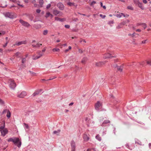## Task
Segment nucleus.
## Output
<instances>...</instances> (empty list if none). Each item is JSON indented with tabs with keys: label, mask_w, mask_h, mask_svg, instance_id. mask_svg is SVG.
Masks as SVG:
<instances>
[{
	"label": "nucleus",
	"mask_w": 151,
	"mask_h": 151,
	"mask_svg": "<svg viewBox=\"0 0 151 151\" xmlns=\"http://www.w3.org/2000/svg\"><path fill=\"white\" fill-rule=\"evenodd\" d=\"M4 15L6 17L11 19H13L16 17V15L12 12H8L4 14Z\"/></svg>",
	"instance_id": "1"
},
{
	"label": "nucleus",
	"mask_w": 151,
	"mask_h": 151,
	"mask_svg": "<svg viewBox=\"0 0 151 151\" xmlns=\"http://www.w3.org/2000/svg\"><path fill=\"white\" fill-rule=\"evenodd\" d=\"M37 53L38 55V56H36L35 55H32V59L33 60H36L42 57L43 54L41 53V51H38L37 52Z\"/></svg>",
	"instance_id": "2"
},
{
	"label": "nucleus",
	"mask_w": 151,
	"mask_h": 151,
	"mask_svg": "<svg viewBox=\"0 0 151 151\" xmlns=\"http://www.w3.org/2000/svg\"><path fill=\"white\" fill-rule=\"evenodd\" d=\"M13 143L17 145L18 147H20L21 145V142L18 138L15 137L14 139Z\"/></svg>",
	"instance_id": "3"
},
{
	"label": "nucleus",
	"mask_w": 151,
	"mask_h": 151,
	"mask_svg": "<svg viewBox=\"0 0 151 151\" xmlns=\"http://www.w3.org/2000/svg\"><path fill=\"white\" fill-rule=\"evenodd\" d=\"M9 87L12 89H14L16 86V84L14 82V80L12 79H10L9 80Z\"/></svg>",
	"instance_id": "4"
},
{
	"label": "nucleus",
	"mask_w": 151,
	"mask_h": 151,
	"mask_svg": "<svg viewBox=\"0 0 151 151\" xmlns=\"http://www.w3.org/2000/svg\"><path fill=\"white\" fill-rule=\"evenodd\" d=\"M102 103L100 101H98L95 104V109L96 110H99L100 108L102 107Z\"/></svg>",
	"instance_id": "5"
},
{
	"label": "nucleus",
	"mask_w": 151,
	"mask_h": 151,
	"mask_svg": "<svg viewBox=\"0 0 151 151\" xmlns=\"http://www.w3.org/2000/svg\"><path fill=\"white\" fill-rule=\"evenodd\" d=\"M19 21L22 25L24 26L28 27L30 26V24L27 22L24 21L22 19H20Z\"/></svg>",
	"instance_id": "6"
},
{
	"label": "nucleus",
	"mask_w": 151,
	"mask_h": 151,
	"mask_svg": "<svg viewBox=\"0 0 151 151\" xmlns=\"http://www.w3.org/2000/svg\"><path fill=\"white\" fill-rule=\"evenodd\" d=\"M27 95L26 92L25 91H23L21 93H18L17 96L20 98H23Z\"/></svg>",
	"instance_id": "7"
},
{
	"label": "nucleus",
	"mask_w": 151,
	"mask_h": 151,
	"mask_svg": "<svg viewBox=\"0 0 151 151\" xmlns=\"http://www.w3.org/2000/svg\"><path fill=\"white\" fill-rule=\"evenodd\" d=\"M53 14L55 16H57L58 14H59V16H61L62 15V13L61 12H60L59 11L56 10L54 9L53 10Z\"/></svg>",
	"instance_id": "8"
},
{
	"label": "nucleus",
	"mask_w": 151,
	"mask_h": 151,
	"mask_svg": "<svg viewBox=\"0 0 151 151\" xmlns=\"http://www.w3.org/2000/svg\"><path fill=\"white\" fill-rule=\"evenodd\" d=\"M57 6L60 10H63L64 9V5L61 3H59L57 4Z\"/></svg>",
	"instance_id": "9"
},
{
	"label": "nucleus",
	"mask_w": 151,
	"mask_h": 151,
	"mask_svg": "<svg viewBox=\"0 0 151 151\" xmlns=\"http://www.w3.org/2000/svg\"><path fill=\"white\" fill-rule=\"evenodd\" d=\"M3 136H4L5 135L7 134L8 133V130L7 129L4 128L3 129H2L0 130Z\"/></svg>",
	"instance_id": "10"
},
{
	"label": "nucleus",
	"mask_w": 151,
	"mask_h": 151,
	"mask_svg": "<svg viewBox=\"0 0 151 151\" xmlns=\"http://www.w3.org/2000/svg\"><path fill=\"white\" fill-rule=\"evenodd\" d=\"M71 151H75V143L74 141H72L71 142Z\"/></svg>",
	"instance_id": "11"
},
{
	"label": "nucleus",
	"mask_w": 151,
	"mask_h": 151,
	"mask_svg": "<svg viewBox=\"0 0 151 151\" xmlns=\"http://www.w3.org/2000/svg\"><path fill=\"white\" fill-rule=\"evenodd\" d=\"M105 62H98L96 63V65L97 67L101 66L102 65L105 64Z\"/></svg>",
	"instance_id": "12"
},
{
	"label": "nucleus",
	"mask_w": 151,
	"mask_h": 151,
	"mask_svg": "<svg viewBox=\"0 0 151 151\" xmlns=\"http://www.w3.org/2000/svg\"><path fill=\"white\" fill-rule=\"evenodd\" d=\"M114 56H111V55L109 53H107L105 54L104 55L103 58L105 59H106L107 58H111L112 57H114Z\"/></svg>",
	"instance_id": "13"
},
{
	"label": "nucleus",
	"mask_w": 151,
	"mask_h": 151,
	"mask_svg": "<svg viewBox=\"0 0 151 151\" xmlns=\"http://www.w3.org/2000/svg\"><path fill=\"white\" fill-rule=\"evenodd\" d=\"M83 138L84 141H87L89 139V136L86 134H84L83 135Z\"/></svg>",
	"instance_id": "14"
},
{
	"label": "nucleus",
	"mask_w": 151,
	"mask_h": 151,
	"mask_svg": "<svg viewBox=\"0 0 151 151\" xmlns=\"http://www.w3.org/2000/svg\"><path fill=\"white\" fill-rule=\"evenodd\" d=\"M122 16H123L124 17H127L129 16V15L128 14H126V16H125L124 14L123 13H121V14H117V17H118V18L121 17Z\"/></svg>",
	"instance_id": "15"
},
{
	"label": "nucleus",
	"mask_w": 151,
	"mask_h": 151,
	"mask_svg": "<svg viewBox=\"0 0 151 151\" xmlns=\"http://www.w3.org/2000/svg\"><path fill=\"white\" fill-rule=\"evenodd\" d=\"M26 43V41H23L16 43V45L17 46H19L22 44H25Z\"/></svg>",
	"instance_id": "16"
},
{
	"label": "nucleus",
	"mask_w": 151,
	"mask_h": 151,
	"mask_svg": "<svg viewBox=\"0 0 151 151\" xmlns=\"http://www.w3.org/2000/svg\"><path fill=\"white\" fill-rule=\"evenodd\" d=\"M26 58H22V65L24 67H25L26 66L25 65H24V64L26 62Z\"/></svg>",
	"instance_id": "17"
},
{
	"label": "nucleus",
	"mask_w": 151,
	"mask_h": 151,
	"mask_svg": "<svg viewBox=\"0 0 151 151\" xmlns=\"http://www.w3.org/2000/svg\"><path fill=\"white\" fill-rule=\"evenodd\" d=\"M115 68H116L117 70L118 71H120V72H122V68L121 67L119 66H118L117 65H116L114 66Z\"/></svg>",
	"instance_id": "18"
},
{
	"label": "nucleus",
	"mask_w": 151,
	"mask_h": 151,
	"mask_svg": "<svg viewBox=\"0 0 151 151\" xmlns=\"http://www.w3.org/2000/svg\"><path fill=\"white\" fill-rule=\"evenodd\" d=\"M138 6L142 9H144V8L142 6V3H140L139 2H138Z\"/></svg>",
	"instance_id": "19"
},
{
	"label": "nucleus",
	"mask_w": 151,
	"mask_h": 151,
	"mask_svg": "<svg viewBox=\"0 0 151 151\" xmlns=\"http://www.w3.org/2000/svg\"><path fill=\"white\" fill-rule=\"evenodd\" d=\"M11 112H10L9 109H5L3 110L2 113H11Z\"/></svg>",
	"instance_id": "20"
},
{
	"label": "nucleus",
	"mask_w": 151,
	"mask_h": 151,
	"mask_svg": "<svg viewBox=\"0 0 151 151\" xmlns=\"http://www.w3.org/2000/svg\"><path fill=\"white\" fill-rule=\"evenodd\" d=\"M39 93H40L37 90L35 92L32 94V95L34 97L36 96V95H38Z\"/></svg>",
	"instance_id": "21"
},
{
	"label": "nucleus",
	"mask_w": 151,
	"mask_h": 151,
	"mask_svg": "<svg viewBox=\"0 0 151 151\" xmlns=\"http://www.w3.org/2000/svg\"><path fill=\"white\" fill-rule=\"evenodd\" d=\"M55 20L58 21H60L61 22L63 21V19H61L60 18H59L57 17H55Z\"/></svg>",
	"instance_id": "22"
},
{
	"label": "nucleus",
	"mask_w": 151,
	"mask_h": 151,
	"mask_svg": "<svg viewBox=\"0 0 151 151\" xmlns=\"http://www.w3.org/2000/svg\"><path fill=\"white\" fill-rule=\"evenodd\" d=\"M87 60V58H84L82 60L81 62L83 64L85 63L86 61Z\"/></svg>",
	"instance_id": "23"
},
{
	"label": "nucleus",
	"mask_w": 151,
	"mask_h": 151,
	"mask_svg": "<svg viewBox=\"0 0 151 151\" xmlns=\"http://www.w3.org/2000/svg\"><path fill=\"white\" fill-rule=\"evenodd\" d=\"M50 13L49 12H47L45 14V17L46 18H48L49 17H50Z\"/></svg>",
	"instance_id": "24"
},
{
	"label": "nucleus",
	"mask_w": 151,
	"mask_h": 151,
	"mask_svg": "<svg viewBox=\"0 0 151 151\" xmlns=\"http://www.w3.org/2000/svg\"><path fill=\"white\" fill-rule=\"evenodd\" d=\"M5 127V123H4L1 124V126L0 127V130H1L2 129H4Z\"/></svg>",
	"instance_id": "25"
},
{
	"label": "nucleus",
	"mask_w": 151,
	"mask_h": 151,
	"mask_svg": "<svg viewBox=\"0 0 151 151\" xmlns=\"http://www.w3.org/2000/svg\"><path fill=\"white\" fill-rule=\"evenodd\" d=\"M21 54V53L19 52H17L15 54V55L18 58H20L21 57L19 56Z\"/></svg>",
	"instance_id": "26"
},
{
	"label": "nucleus",
	"mask_w": 151,
	"mask_h": 151,
	"mask_svg": "<svg viewBox=\"0 0 151 151\" xmlns=\"http://www.w3.org/2000/svg\"><path fill=\"white\" fill-rule=\"evenodd\" d=\"M36 1L35 0H33L32 1V3L34 4L35 7H37V4H36Z\"/></svg>",
	"instance_id": "27"
},
{
	"label": "nucleus",
	"mask_w": 151,
	"mask_h": 151,
	"mask_svg": "<svg viewBox=\"0 0 151 151\" xmlns=\"http://www.w3.org/2000/svg\"><path fill=\"white\" fill-rule=\"evenodd\" d=\"M5 32L4 31H0V36L4 35L5 34Z\"/></svg>",
	"instance_id": "28"
},
{
	"label": "nucleus",
	"mask_w": 151,
	"mask_h": 151,
	"mask_svg": "<svg viewBox=\"0 0 151 151\" xmlns=\"http://www.w3.org/2000/svg\"><path fill=\"white\" fill-rule=\"evenodd\" d=\"M43 2L44 1L43 0H39V3L41 7L42 6V5L43 4Z\"/></svg>",
	"instance_id": "29"
},
{
	"label": "nucleus",
	"mask_w": 151,
	"mask_h": 151,
	"mask_svg": "<svg viewBox=\"0 0 151 151\" xmlns=\"http://www.w3.org/2000/svg\"><path fill=\"white\" fill-rule=\"evenodd\" d=\"M142 27L144 28V29H145L147 27V24L145 23H142Z\"/></svg>",
	"instance_id": "30"
},
{
	"label": "nucleus",
	"mask_w": 151,
	"mask_h": 151,
	"mask_svg": "<svg viewBox=\"0 0 151 151\" xmlns=\"http://www.w3.org/2000/svg\"><path fill=\"white\" fill-rule=\"evenodd\" d=\"M109 122H110V121L109 120H105L104 122L102 124V126H104L103 124H108V123H109Z\"/></svg>",
	"instance_id": "31"
},
{
	"label": "nucleus",
	"mask_w": 151,
	"mask_h": 151,
	"mask_svg": "<svg viewBox=\"0 0 151 151\" xmlns=\"http://www.w3.org/2000/svg\"><path fill=\"white\" fill-rule=\"evenodd\" d=\"M96 138L99 141H101V138L99 136V135H97L96 137Z\"/></svg>",
	"instance_id": "32"
},
{
	"label": "nucleus",
	"mask_w": 151,
	"mask_h": 151,
	"mask_svg": "<svg viewBox=\"0 0 151 151\" xmlns=\"http://www.w3.org/2000/svg\"><path fill=\"white\" fill-rule=\"evenodd\" d=\"M52 50L54 52L59 51L60 49L58 48H55Z\"/></svg>",
	"instance_id": "33"
},
{
	"label": "nucleus",
	"mask_w": 151,
	"mask_h": 151,
	"mask_svg": "<svg viewBox=\"0 0 151 151\" xmlns=\"http://www.w3.org/2000/svg\"><path fill=\"white\" fill-rule=\"evenodd\" d=\"M60 132V130H58L57 131H55L53 132V133L54 134H58V133H59Z\"/></svg>",
	"instance_id": "34"
},
{
	"label": "nucleus",
	"mask_w": 151,
	"mask_h": 151,
	"mask_svg": "<svg viewBox=\"0 0 151 151\" xmlns=\"http://www.w3.org/2000/svg\"><path fill=\"white\" fill-rule=\"evenodd\" d=\"M48 30H44L43 33V34L44 35H46L48 33Z\"/></svg>",
	"instance_id": "35"
},
{
	"label": "nucleus",
	"mask_w": 151,
	"mask_h": 151,
	"mask_svg": "<svg viewBox=\"0 0 151 151\" xmlns=\"http://www.w3.org/2000/svg\"><path fill=\"white\" fill-rule=\"evenodd\" d=\"M67 4L70 6H72L74 5V3L70 2H69L67 3Z\"/></svg>",
	"instance_id": "36"
},
{
	"label": "nucleus",
	"mask_w": 151,
	"mask_h": 151,
	"mask_svg": "<svg viewBox=\"0 0 151 151\" xmlns=\"http://www.w3.org/2000/svg\"><path fill=\"white\" fill-rule=\"evenodd\" d=\"M127 9H130V10H133V7L132 6H127Z\"/></svg>",
	"instance_id": "37"
},
{
	"label": "nucleus",
	"mask_w": 151,
	"mask_h": 151,
	"mask_svg": "<svg viewBox=\"0 0 151 151\" xmlns=\"http://www.w3.org/2000/svg\"><path fill=\"white\" fill-rule=\"evenodd\" d=\"M96 3V1H93L90 4V5L91 6H93V5L94 4H95Z\"/></svg>",
	"instance_id": "38"
},
{
	"label": "nucleus",
	"mask_w": 151,
	"mask_h": 151,
	"mask_svg": "<svg viewBox=\"0 0 151 151\" xmlns=\"http://www.w3.org/2000/svg\"><path fill=\"white\" fill-rule=\"evenodd\" d=\"M114 23V21H110L109 22L108 24L111 26V24H112Z\"/></svg>",
	"instance_id": "39"
},
{
	"label": "nucleus",
	"mask_w": 151,
	"mask_h": 151,
	"mask_svg": "<svg viewBox=\"0 0 151 151\" xmlns=\"http://www.w3.org/2000/svg\"><path fill=\"white\" fill-rule=\"evenodd\" d=\"M120 24L122 25H125L126 24V21H123V22H122Z\"/></svg>",
	"instance_id": "40"
},
{
	"label": "nucleus",
	"mask_w": 151,
	"mask_h": 151,
	"mask_svg": "<svg viewBox=\"0 0 151 151\" xmlns=\"http://www.w3.org/2000/svg\"><path fill=\"white\" fill-rule=\"evenodd\" d=\"M14 139H13L12 138H10L8 140V141L9 142H14Z\"/></svg>",
	"instance_id": "41"
},
{
	"label": "nucleus",
	"mask_w": 151,
	"mask_h": 151,
	"mask_svg": "<svg viewBox=\"0 0 151 151\" xmlns=\"http://www.w3.org/2000/svg\"><path fill=\"white\" fill-rule=\"evenodd\" d=\"M147 41V40H143L140 43V44H145L146 43V41Z\"/></svg>",
	"instance_id": "42"
},
{
	"label": "nucleus",
	"mask_w": 151,
	"mask_h": 151,
	"mask_svg": "<svg viewBox=\"0 0 151 151\" xmlns=\"http://www.w3.org/2000/svg\"><path fill=\"white\" fill-rule=\"evenodd\" d=\"M102 18V19H104L106 17V16L105 15H103L102 14H100L99 15Z\"/></svg>",
	"instance_id": "43"
},
{
	"label": "nucleus",
	"mask_w": 151,
	"mask_h": 151,
	"mask_svg": "<svg viewBox=\"0 0 151 151\" xmlns=\"http://www.w3.org/2000/svg\"><path fill=\"white\" fill-rule=\"evenodd\" d=\"M86 151H96L95 149L92 148L91 149H88Z\"/></svg>",
	"instance_id": "44"
},
{
	"label": "nucleus",
	"mask_w": 151,
	"mask_h": 151,
	"mask_svg": "<svg viewBox=\"0 0 151 151\" xmlns=\"http://www.w3.org/2000/svg\"><path fill=\"white\" fill-rule=\"evenodd\" d=\"M13 50H9V49H8V50H5V51H4V52H5V53H6L7 52H10V51H13Z\"/></svg>",
	"instance_id": "45"
},
{
	"label": "nucleus",
	"mask_w": 151,
	"mask_h": 151,
	"mask_svg": "<svg viewBox=\"0 0 151 151\" xmlns=\"http://www.w3.org/2000/svg\"><path fill=\"white\" fill-rule=\"evenodd\" d=\"M147 64L151 65V59L147 61Z\"/></svg>",
	"instance_id": "46"
},
{
	"label": "nucleus",
	"mask_w": 151,
	"mask_h": 151,
	"mask_svg": "<svg viewBox=\"0 0 151 151\" xmlns=\"http://www.w3.org/2000/svg\"><path fill=\"white\" fill-rule=\"evenodd\" d=\"M51 6V4H48L46 6V8L47 9H48Z\"/></svg>",
	"instance_id": "47"
},
{
	"label": "nucleus",
	"mask_w": 151,
	"mask_h": 151,
	"mask_svg": "<svg viewBox=\"0 0 151 151\" xmlns=\"http://www.w3.org/2000/svg\"><path fill=\"white\" fill-rule=\"evenodd\" d=\"M24 125L25 127L27 129H28L29 128V127L28 126V125L27 124H26V123H24Z\"/></svg>",
	"instance_id": "48"
},
{
	"label": "nucleus",
	"mask_w": 151,
	"mask_h": 151,
	"mask_svg": "<svg viewBox=\"0 0 151 151\" xmlns=\"http://www.w3.org/2000/svg\"><path fill=\"white\" fill-rule=\"evenodd\" d=\"M122 25H121V24H120L118 25V26L116 27L117 29H119L121 28V27H122Z\"/></svg>",
	"instance_id": "49"
},
{
	"label": "nucleus",
	"mask_w": 151,
	"mask_h": 151,
	"mask_svg": "<svg viewBox=\"0 0 151 151\" xmlns=\"http://www.w3.org/2000/svg\"><path fill=\"white\" fill-rule=\"evenodd\" d=\"M4 104V102L2 99H0V104L2 105L3 104Z\"/></svg>",
	"instance_id": "50"
},
{
	"label": "nucleus",
	"mask_w": 151,
	"mask_h": 151,
	"mask_svg": "<svg viewBox=\"0 0 151 151\" xmlns=\"http://www.w3.org/2000/svg\"><path fill=\"white\" fill-rule=\"evenodd\" d=\"M42 44H39L38 43H37L36 45L37 46V47H39L40 46L42 45Z\"/></svg>",
	"instance_id": "51"
},
{
	"label": "nucleus",
	"mask_w": 151,
	"mask_h": 151,
	"mask_svg": "<svg viewBox=\"0 0 151 151\" xmlns=\"http://www.w3.org/2000/svg\"><path fill=\"white\" fill-rule=\"evenodd\" d=\"M65 27L66 28L68 29L70 28V26L68 25H65Z\"/></svg>",
	"instance_id": "52"
},
{
	"label": "nucleus",
	"mask_w": 151,
	"mask_h": 151,
	"mask_svg": "<svg viewBox=\"0 0 151 151\" xmlns=\"http://www.w3.org/2000/svg\"><path fill=\"white\" fill-rule=\"evenodd\" d=\"M40 12H41V10L40 9H37L36 10V12L37 13H40Z\"/></svg>",
	"instance_id": "53"
},
{
	"label": "nucleus",
	"mask_w": 151,
	"mask_h": 151,
	"mask_svg": "<svg viewBox=\"0 0 151 151\" xmlns=\"http://www.w3.org/2000/svg\"><path fill=\"white\" fill-rule=\"evenodd\" d=\"M78 52H80V53H82L83 52L82 50L81 49H78Z\"/></svg>",
	"instance_id": "54"
},
{
	"label": "nucleus",
	"mask_w": 151,
	"mask_h": 151,
	"mask_svg": "<svg viewBox=\"0 0 151 151\" xmlns=\"http://www.w3.org/2000/svg\"><path fill=\"white\" fill-rule=\"evenodd\" d=\"M6 116L8 118H9L11 116V114H7Z\"/></svg>",
	"instance_id": "55"
},
{
	"label": "nucleus",
	"mask_w": 151,
	"mask_h": 151,
	"mask_svg": "<svg viewBox=\"0 0 151 151\" xmlns=\"http://www.w3.org/2000/svg\"><path fill=\"white\" fill-rule=\"evenodd\" d=\"M142 25V23H138L137 24L136 26H138L140 25Z\"/></svg>",
	"instance_id": "56"
},
{
	"label": "nucleus",
	"mask_w": 151,
	"mask_h": 151,
	"mask_svg": "<svg viewBox=\"0 0 151 151\" xmlns=\"http://www.w3.org/2000/svg\"><path fill=\"white\" fill-rule=\"evenodd\" d=\"M33 19V17L32 16H31L29 18V19L31 20L32 21Z\"/></svg>",
	"instance_id": "57"
},
{
	"label": "nucleus",
	"mask_w": 151,
	"mask_h": 151,
	"mask_svg": "<svg viewBox=\"0 0 151 151\" xmlns=\"http://www.w3.org/2000/svg\"><path fill=\"white\" fill-rule=\"evenodd\" d=\"M143 2L145 4H146L147 3V0H143Z\"/></svg>",
	"instance_id": "58"
},
{
	"label": "nucleus",
	"mask_w": 151,
	"mask_h": 151,
	"mask_svg": "<svg viewBox=\"0 0 151 151\" xmlns=\"http://www.w3.org/2000/svg\"><path fill=\"white\" fill-rule=\"evenodd\" d=\"M32 46L33 47H37V45H35L33 44L32 45Z\"/></svg>",
	"instance_id": "59"
},
{
	"label": "nucleus",
	"mask_w": 151,
	"mask_h": 151,
	"mask_svg": "<svg viewBox=\"0 0 151 151\" xmlns=\"http://www.w3.org/2000/svg\"><path fill=\"white\" fill-rule=\"evenodd\" d=\"M73 102H71L69 104V106H70L72 105L73 104Z\"/></svg>",
	"instance_id": "60"
},
{
	"label": "nucleus",
	"mask_w": 151,
	"mask_h": 151,
	"mask_svg": "<svg viewBox=\"0 0 151 151\" xmlns=\"http://www.w3.org/2000/svg\"><path fill=\"white\" fill-rule=\"evenodd\" d=\"M37 90L40 93L42 91V89H38Z\"/></svg>",
	"instance_id": "61"
},
{
	"label": "nucleus",
	"mask_w": 151,
	"mask_h": 151,
	"mask_svg": "<svg viewBox=\"0 0 151 151\" xmlns=\"http://www.w3.org/2000/svg\"><path fill=\"white\" fill-rule=\"evenodd\" d=\"M136 31L138 32H140L141 31V30L139 29H137Z\"/></svg>",
	"instance_id": "62"
},
{
	"label": "nucleus",
	"mask_w": 151,
	"mask_h": 151,
	"mask_svg": "<svg viewBox=\"0 0 151 151\" xmlns=\"http://www.w3.org/2000/svg\"><path fill=\"white\" fill-rule=\"evenodd\" d=\"M0 52L1 53H3V50L2 49H0Z\"/></svg>",
	"instance_id": "63"
},
{
	"label": "nucleus",
	"mask_w": 151,
	"mask_h": 151,
	"mask_svg": "<svg viewBox=\"0 0 151 151\" xmlns=\"http://www.w3.org/2000/svg\"><path fill=\"white\" fill-rule=\"evenodd\" d=\"M45 50H46V49H45V48H44V49H43L42 50V52H44L45 51Z\"/></svg>",
	"instance_id": "64"
}]
</instances>
